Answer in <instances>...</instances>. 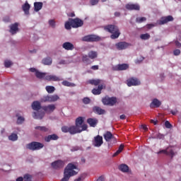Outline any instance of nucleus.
Here are the masks:
<instances>
[{
	"instance_id": "obj_1",
	"label": "nucleus",
	"mask_w": 181,
	"mask_h": 181,
	"mask_svg": "<svg viewBox=\"0 0 181 181\" xmlns=\"http://www.w3.org/2000/svg\"><path fill=\"white\" fill-rule=\"evenodd\" d=\"M104 30L106 32H108L109 33H112L110 35V37L112 39H118L119 37V35H121V33L119 32V28H118V26L115 25H107L103 27Z\"/></svg>"
},
{
	"instance_id": "obj_2",
	"label": "nucleus",
	"mask_w": 181,
	"mask_h": 181,
	"mask_svg": "<svg viewBox=\"0 0 181 181\" xmlns=\"http://www.w3.org/2000/svg\"><path fill=\"white\" fill-rule=\"evenodd\" d=\"M87 128H88V127L85 124H83L82 127H78L75 124L69 127V134L71 135L80 134L81 132H83V131H86Z\"/></svg>"
},
{
	"instance_id": "obj_3",
	"label": "nucleus",
	"mask_w": 181,
	"mask_h": 181,
	"mask_svg": "<svg viewBox=\"0 0 181 181\" xmlns=\"http://www.w3.org/2000/svg\"><path fill=\"white\" fill-rule=\"evenodd\" d=\"M25 146L26 149H29L30 151H40V149L45 147V144L37 141H32L26 144Z\"/></svg>"
},
{
	"instance_id": "obj_4",
	"label": "nucleus",
	"mask_w": 181,
	"mask_h": 181,
	"mask_svg": "<svg viewBox=\"0 0 181 181\" xmlns=\"http://www.w3.org/2000/svg\"><path fill=\"white\" fill-rule=\"evenodd\" d=\"M102 103L104 105H110V107H112V105L117 104V98L105 96L103 98Z\"/></svg>"
},
{
	"instance_id": "obj_5",
	"label": "nucleus",
	"mask_w": 181,
	"mask_h": 181,
	"mask_svg": "<svg viewBox=\"0 0 181 181\" xmlns=\"http://www.w3.org/2000/svg\"><path fill=\"white\" fill-rule=\"evenodd\" d=\"M60 98L57 95H47L41 98L42 103H54Z\"/></svg>"
},
{
	"instance_id": "obj_6",
	"label": "nucleus",
	"mask_w": 181,
	"mask_h": 181,
	"mask_svg": "<svg viewBox=\"0 0 181 181\" xmlns=\"http://www.w3.org/2000/svg\"><path fill=\"white\" fill-rule=\"evenodd\" d=\"M83 42H101V37L95 35H88L82 38Z\"/></svg>"
},
{
	"instance_id": "obj_7",
	"label": "nucleus",
	"mask_w": 181,
	"mask_h": 181,
	"mask_svg": "<svg viewBox=\"0 0 181 181\" xmlns=\"http://www.w3.org/2000/svg\"><path fill=\"white\" fill-rule=\"evenodd\" d=\"M74 169H77V166L73 163H69L65 168L64 172H66V173H68V175L70 176H74L78 173L74 170Z\"/></svg>"
},
{
	"instance_id": "obj_8",
	"label": "nucleus",
	"mask_w": 181,
	"mask_h": 181,
	"mask_svg": "<svg viewBox=\"0 0 181 181\" xmlns=\"http://www.w3.org/2000/svg\"><path fill=\"white\" fill-rule=\"evenodd\" d=\"M69 21H71V26L74 28H81L83 25H84V21L83 20L76 18H69Z\"/></svg>"
},
{
	"instance_id": "obj_9",
	"label": "nucleus",
	"mask_w": 181,
	"mask_h": 181,
	"mask_svg": "<svg viewBox=\"0 0 181 181\" xmlns=\"http://www.w3.org/2000/svg\"><path fill=\"white\" fill-rule=\"evenodd\" d=\"M103 138L106 142H110L111 140L114 141V144H117V139H115V137H114V135H112V133L111 132H106L103 134Z\"/></svg>"
},
{
	"instance_id": "obj_10",
	"label": "nucleus",
	"mask_w": 181,
	"mask_h": 181,
	"mask_svg": "<svg viewBox=\"0 0 181 181\" xmlns=\"http://www.w3.org/2000/svg\"><path fill=\"white\" fill-rule=\"evenodd\" d=\"M103 144H104V141H103L102 136L98 135L94 137V141L93 142V146H95L96 148H100Z\"/></svg>"
},
{
	"instance_id": "obj_11",
	"label": "nucleus",
	"mask_w": 181,
	"mask_h": 181,
	"mask_svg": "<svg viewBox=\"0 0 181 181\" xmlns=\"http://www.w3.org/2000/svg\"><path fill=\"white\" fill-rule=\"evenodd\" d=\"M128 87H132V86H140L141 81L136 78H130L127 79Z\"/></svg>"
},
{
	"instance_id": "obj_12",
	"label": "nucleus",
	"mask_w": 181,
	"mask_h": 181,
	"mask_svg": "<svg viewBox=\"0 0 181 181\" xmlns=\"http://www.w3.org/2000/svg\"><path fill=\"white\" fill-rule=\"evenodd\" d=\"M129 65L127 64H119L113 67V70L115 71H122L124 70H128Z\"/></svg>"
},
{
	"instance_id": "obj_13",
	"label": "nucleus",
	"mask_w": 181,
	"mask_h": 181,
	"mask_svg": "<svg viewBox=\"0 0 181 181\" xmlns=\"http://www.w3.org/2000/svg\"><path fill=\"white\" fill-rule=\"evenodd\" d=\"M115 46L117 50H125V49H127V47H129V46H131V44L127 42H117Z\"/></svg>"
},
{
	"instance_id": "obj_14",
	"label": "nucleus",
	"mask_w": 181,
	"mask_h": 181,
	"mask_svg": "<svg viewBox=\"0 0 181 181\" xmlns=\"http://www.w3.org/2000/svg\"><path fill=\"white\" fill-rule=\"evenodd\" d=\"M52 166L53 169H62V168H64V161L62 160H56L52 163Z\"/></svg>"
},
{
	"instance_id": "obj_15",
	"label": "nucleus",
	"mask_w": 181,
	"mask_h": 181,
	"mask_svg": "<svg viewBox=\"0 0 181 181\" xmlns=\"http://www.w3.org/2000/svg\"><path fill=\"white\" fill-rule=\"evenodd\" d=\"M125 8L128 11H139L141 9V6L138 4H127Z\"/></svg>"
},
{
	"instance_id": "obj_16",
	"label": "nucleus",
	"mask_w": 181,
	"mask_h": 181,
	"mask_svg": "<svg viewBox=\"0 0 181 181\" xmlns=\"http://www.w3.org/2000/svg\"><path fill=\"white\" fill-rule=\"evenodd\" d=\"M42 110L45 111V112H47L48 114H52L54 110H56V105L51 104L42 107Z\"/></svg>"
},
{
	"instance_id": "obj_17",
	"label": "nucleus",
	"mask_w": 181,
	"mask_h": 181,
	"mask_svg": "<svg viewBox=\"0 0 181 181\" xmlns=\"http://www.w3.org/2000/svg\"><path fill=\"white\" fill-rule=\"evenodd\" d=\"M105 88V84H101L98 86V88H94L92 90V94L94 95H100L101 94V91H103V89Z\"/></svg>"
},
{
	"instance_id": "obj_18",
	"label": "nucleus",
	"mask_w": 181,
	"mask_h": 181,
	"mask_svg": "<svg viewBox=\"0 0 181 181\" xmlns=\"http://www.w3.org/2000/svg\"><path fill=\"white\" fill-rule=\"evenodd\" d=\"M173 21V17L172 16L162 17L160 21H158V25H165V23H168V22H172Z\"/></svg>"
},
{
	"instance_id": "obj_19",
	"label": "nucleus",
	"mask_w": 181,
	"mask_h": 181,
	"mask_svg": "<svg viewBox=\"0 0 181 181\" xmlns=\"http://www.w3.org/2000/svg\"><path fill=\"white\" fill-rule=\"evenodd\" d=\"M45 80L47 81H62L63 78L55 75H48L45 76Z\"/></svg>"
},
{
	"instance_id": "obj_20",
	"label": "nucleus",
	"mask_w": 181,
	"mask_h": 181,
	"mask_svg": "<svg viewBox=\"0 0 181 181\" xmlns=\"http://www.w3.org/2000/svg\"><path fill=\"white\" fill-rule=\"evenodd\" d=\"M19 23H15L13 24H11L10 25V33H11V35H15L16 34V33L19 30Z\"/></svg>"
},
{
	"instance_id": "obj_21",
	"label": "nucleus",
	"mask_w": 181,
	"mask_h": 181,
	"mask_svg": "<svg viewBox=\"0 0 181 181\" xmlns=\"http://www.w3.org/2000/svg\"><path fill=\"white\" fill-rule=\"evenodd\" d=\"M93 111L95 112V114H98V115H104V114H105V110L102 109L98 106H95L93 108Z\"/></svg>"
},
{
	"instance_id": "obj_22",
	"label": "nucleus",
	"mask_w": 181,
	"mask_h": 181,
	"mask_svg": "<svg viewBox=\"0 0 181 181\" xmlns=\"http://www.w3.org/2000/svg\"><path fill=\"white\" fill-rule=\"evenodd\" d=\"M63 49L65 50H74V45L70 42H66L62 45Z\"/></svg>"
},
{
	"instance_id": "obj_23",
	"label": "nucleus",
	"mask_w": 181,
	"mask_h": 181,
	"mask_svg": "<svg viewBox=\"0 0 181 181\" xmlns=\"http://www.w3.org/2000/svg\"><path fill=\"white\" fill-rule=\"evenodd\" d=\"M162 105V103L159 100L155 98L153 100V101L150 104V107L151 108H155V107L159 108L160 105Z\"/></svg>"
},
{
	"instance_id": "obj_24",
	"label": "nucleus",
	"mask_w": 181,
	"mask_h": 181,
	"mask_svg": "<svg viewBox=\"0 0 181 181\" xmlns=\"http://www.w3.org/2000/svg\"><path fill=\"white\" fill-rule=\"evenodd\" d=\"M31 107L33 108V110H34V111H39V110H42V105L40 104V102L39 101H34Z\"/></svg>"
},
{
	"instance_id": "obj_25",
	"label": "nucleus",
	"mask_w": 181,
	"mask_h": 181,
	"mask_svg": "<svg viewBox=\"0 0 181 181\" xmlns=\"http://www.w3.org/2000/svg\"><path fill=\"white\" fill-rule=\"evenodd\" d=\"M87 123L90 125V127L95 128V127H97V124H98V119L95 118H88L87 119Z\"/></svg>"
},
{
	"instance_id": "obj_26",
	"label": "nucleus",
	"mask_w": 181,
	"mask_h": 181,
	"mask_svg": "<svg viewBox=\"0 0 181 181\" xmlns=\"http://www.w3.org/2000/svg\"><path fill=\"white\" fill-rule=\"evenodd\" d=\"M57 139H59V136L55 134L48 135L45 138V142H50V141H57Z\"/></svg>"
},
{
	"instance_id": "obj_27",
	"label": "nucleus",
	"mask_w": 181,
	"mask_h": 181,
	"mask_svg": "<svg viewBox=\"0 0 181 181\" xmlns=\"http://www.w3.org/2000/svg\"><path fill=\"white\" fill-rule=\"evenodd\" d=\"M22 9L25 15H29V11L30 9V4L28 3V1L22 6Z\"/></svg>"
},
{
	"instance_id": "obj_28",
	"label": "nucleus",
	"mask_w": 181,
	"mask_h": 181,
	"mask_svg": "<svg viewBox=\"0 0 181 181\" xmlns=\"http://www.w3.org/2000/svg\"><path fill=\"white\" fill-rule=\"evenodd\" d=\"M33 117L35 119H42L43 117H45V112H34L33 113Z\"/></svg>"
},
{
	"instance_id": "obj_29",
	"label": "nucleus",
	"mask_w": 181,
	"mask_h": 181,
	"mask_svg": "<svg viewBox=\"0 0 181 181\" xmlns=\"http://www.w3.org/2000/svg\"><path fill=\"white\" fill-rule=\"evenodd\" d=\"M43 8V3L42 2H35L34 3V9L35 12H39L40 9Z\"/></svg>"
},
{
	"instance_id": "obj_30",
	"label": "nucleus",
	"mask_w": 181,
	"mask_h": 181,
	"mask_svg": "<svg viewBox=\"0 0 181 181\" xmlns=\"http://www.w3.org/2000/svg\"><path fill=\"white\" fill-rule=\"evenodd\" d=\"M83 122H84V118L83 117H78L76 119L75 125L83 127Z\"/></svg>"
},
{
	"instance_id": "obj_31",
	"label": "nucleus",
	"mask_w": 181,
	"mask_h": 181,
	"mask_svg": "<svg viewBox=\"0 0 181 181\" xmlns=\"http://www.w3.org/2000/svg\"><path fill=\"white\" fill-rule=\"evenodd\" d=\"M101 81H102L100 79H91L89 80L88 83L92 86H101Z\"/></svg>"
},
{
	"instance_id": "obj_32",
	"label": "nucleus",
	"mask_w": 181,
	"mask_h": 181,
	"mask_svg": "<svg viewBox=\"0 0 181 181\" xmlns=\"http://www.w3.org/2000/svg\"><path fill=\"white\" fill-rule=\"evenodd\" d=\"M119 170H121V172L127 173L129 172V167L126 164H121L119 166Z\"/></svg>"
},
{
	"instance_id": "obj_33",
	"label": "nucleus",
	"mask_w": 181,
	"mask_h": 181,
	"mask_svg": "<svg viewBox=\"0 0 181 181\" xmlns=\"http://www.w3.org/2000/svg\"><path fill=\"white\" fill-rule=\"evenodd\" d=\"M42 64H45V66H50V64H52V58L49 57L44 58L42 60Z\"/></svg>"
},
{
	"instance_id": "obj_34",
	"label": "nucleus",
	"mask_w": 181,
	"mask_h": 181,
	"mask_svg": "<svg viewBox=\"0 0 181 181\" xmlns=\"http://www.w3.org/2000/svg\"><path fill=\"white\" fill-rule=\"evenodd\" d=\"M88 56L89 59H91L93 60L94 59H97V57H98V53H97V52L95 51H90L88 53Z\"/></svg>"
},
{
	"instance_id": "obj_35",
	"label": "nucleus",
	"mask_w": 181,
	"mask_h": 181,
	"mask_svg": "<svg viewBox=\"0 0 181 181\" xmlns=\"http://www.w3.org/2000/svg\"><path fill=\"white\" fill-rule=\"evenodd\" d=\"M166 151H167V156H172V158H173V156H175V151L172 148V146L167 147Z\"/></svg>"
},
{
	"instance_id": "obj_36",
	"label": "nucleus",
	"mask_w": 181,
	"mask_h": 181,
	"mask_svg": "<svg viewBox=\"0 0 181 181\" xmlns=\"http://www.w3.org/2000/svg\"><path fill=\"white\" fill-rule=\"evenodd\" d=\"M90 57L88 55H83L82 56V62L83 63H85L86 64H90L91 63V60H90Z\"/></svg>"
},
{
	"instance_id": "obj_37",
	"label": "nucleus",
	"mask_w": 181,
	"mask_h": 181,
	"mask_svg": "<svg viewBox=\"0 0 181 181\" xmlns=\"http://www.w3.org/2000/svg\"><path fill=\"white\" fill-rule=\"evenodd\" d=\"M35 129H38L41 132H49V128L45 126H37L35 127Z\"/></svg>"
},
{
	"instance_id": "obj_38",
	"label": "nucleus",
	"mask_w": 181,
	"mask_h": 181,
	"mask_svg": "<svg viewBox=\"0 0 181 181\" xmlns=\"http://www.w3.org/2000/svg\"><path fill=\"white\" fill-rule=\"evenodd\" d=\"M122 151H124V144H121L119 146L118 150L113 154V157L118 156V155H119Z\"/></svg>"
},
{
	"instance_id": "obj_39",
	"label": "nucleus",
	"mask_w": 181,
	"mask_h": 181,
	"mask_svg": "<svg viewBox=\"0 0 181 181\" xmlns=\"http://www.w3.org/2000/svg\"><path fill=\"white\" fill-rule=\"evenodd\" d=\"M35 76L37 78H45V77L46 78V73H42L38 71H36Z\"/></svg>"
},
{
	"instance_id": "obj_40",
	"label": "nucleus",
	"mask_w": 181,
	"mask_h": 181,
	"mask_svg": "<svg viewBox=\"0 0 181 181\" xmlns=\"http://www.w3.org/2000/svg\"><path fill=\"white\" fill-rule=\"evenodd\" d=\"M9 141H18V134L15 133H12L10 136H8Z\"/></svg>"
},
{
	"instance_id": "obj_41",
	"label": "nucleus",
	"mask_w": 181,
	"mask_h": 181,
	"mask_svg": "<svg viewBox=\"0 0 181 181\" xmlns=\"http://www.w3.org/2000/svg\"><path fill=\"white\" fill-rule=\"evenodd\" d=\"M45 90L49 94H52V93H54V90L56 89L54 88V86H46Z\"/></svg>"
},
{
	"instance_id": "obj_42",
	"label": "nucleus",
	"mask_w": 181,
	"mask_h": 181,
	"mask_svg": "<svg viewBox=\"0 0 181 181\" xmlns=\"http://www.w3.org/2000/svg\"><path fill=\"white\" fill-rule=\"evenodd\" d=\"M140 38L142 40H148V39L151 38V35H149V33L141 34L140 35Z\"/></svg>"
},
{
	"instance_id": "obj_43",
	"label": "nucleus",
	"mask_w": 181,
	"mask_h": 181,
	"mask_svg": "<svg viewBox=\"0 0 181 181\" xmlns=\"http://www.w3.org/2000/svg\"><path fill=\"white\" fill-rule=\"evenodd\" d=\"M62 86H65V87H74V83H70L68 81H64L62 83Z\"/></svg>"
},
{
	"instance_id": "obj_44",
	"label": "nucleus",
	"mask_w": 181,
	"mask_h": 181,
	"mask_svg": "<svg viewBox=\"0 0 181 181\" xmlns=\"http://www.w3.org/2000/svg\"><path fill=\"white\" fill-rule=\"evenodd\" d=\"M70 177H71V175H69L67 172H64V177L61 180V181H69Z\"/></svg>"
},
{
	"instance_id": "obj_45",
	"label": "nucleus",
	"mask_w": 181,
	"mask_h": 181,
	"mask_svg": "<svg viewBox=\"0 0 181 181\" xmlns=\"http://www.w3.org/2000/svg\"><path fill=\"white\" fill-rule=\"evenodd\" d=\"M71 21H70V18L69 19V21H66L65 23V29H66L67 30H70V29H71Z\"/></svg>"
},
{
	"instance_id": "obj_46",
	"label": "nucleus",
	"mask_w": 181,
	"mask_h": 181,
	"mask_svg": "<svg viewBox=\"0 0 181 181\" xmlns=\"http://www.w3.org/2000/svg\"><path fill=\"white\" fill-rule=\"evenodd\" d=\"M146 21V18L145 17H140L136 18V22L137 23H142V22H145Z\"/></svg>"
},
{
	"instance_id": "obj_47",
	"label": "nucleus",
	"mask_w": 181,
	"mask_h": 181,
	"mask_svg": "<svg viewBox=\"0 0 181 181\" xmlns=\"http://www.w3.org/2000/svg\"><path fill=\"white\" fill-rule=\"evenodd\" d=\"M13 63L10 60H6L4 62V66L6 69H9L12 66Z\"/></svg>"
},
{
	"instance_id": "obj_48",
	"label": "nucleus",
	"mask_w": 181,
	"mask_h": 181,
	"mask_svg": "<svg viewBox=\"0 0 181 181\" xmlns=\"http://www.w3.org/2000/svg\"><path fill=\"white\" fill-rule=\"evenodd\" d=\"M23 180H24V181H32V175H30L29 174H25L23 176Z\"/></svg>"
},
{
	"instance_id": "obj_49",
	"label": "nucleus",
	"mask_w": 181,
	"mask_h": 181,
	"mask_svg": "<svg viewBox=\"0 0 181 181\" xmlns=\"http://www.w3.org/2000/svg\"><path fill=\"white\" fill-rule=\"evenodd\" d=\"M48 23L49 26L52 27L53 28H56V21H54V20H49Z\"/></svg>"
},
{
	"instance_id": "obj_50",
	"label": "nucleus",
	"mask_w": 181,
	"mask_h": 181,
	"mask_svg": "<svg viewBox=\"0 0 181 181\" xmlns=\"http://www.w3.org/2000/svg\"><path fill=\"white\" fill-rule=\"evenodd\" d=\"M62 132H70V127L64 126L62 127Z\"/></svg>"
},
{
	"instance_id": "obj_51",
	"label": "nucleus",
	"mask_w": 181,
	"mask_h": 181,
	"mask_svg": "<svg viewBox=\"0 0 181 181\" xmlns=\"http://www.w3.org/2000/svg\"><path fill=\"white\" fill-rule=\"evenodd\" d=\"M24 121H25V118L20 116L17 119V124H21L23 123Z\"/></svg>"
},
{
	"instance_id": "obj_52",
	"label": "nucleus",
	"mask_w": 181,
	"mask_h": 181,
	"mask_svg": "<svg viewBox=\"0 0 181 181\" xmlns=\"http://www.w3.org/2000/svg\"><path fill=\"white\" fill-rule=\"evenodd\" d=\"M91 100L89 98H84L83 99V104H90Z\"/></svg>"
},
{
	"instance_id": "obj_53",
	"label": "nucleus",
	"mask_w": 181,
	"mask_h": 181,
	"mask_svg": "<svg viewBox=\"0 0 181 181\" xmlns=\"http://www.w3.org/2000/svg\"><path fill=\"white\" fill-rule=\"evenodd\" d=\"M165 128L170 129V128H172V124H170V122H169V121H165Z\"/></svg>"
},
{
	"instance_id": "obj_54",
	"label": "nucleus",
	"mask_w": 181,
	"mask_h": 181,
	"mask_svg": "<svg viewBox=\"0 0 181 181\" xmlns=\"http://www.w3.org/2000/svg\"><path fill=\"white\" fill-rule=\"evenodd\" d=\"M155 26H156V24H152V23L147 24V25H146V27L148 29H152V28H155Z\"/></svg>"
},
{
	"instance_id": "obj_55",
	"label": "nucleus",
	"mask_w": 181,
	"mask_h": 181,
	"mask_svg": "<svg viewBox=\"0 0 181 181\" xmlns=\"http://www.w3.org/2000/svg\"><path fill=\"white\" fill-rule=\"evenodd\" d=\"M174 56H179L180 54V49H175L173 51Z\"/></svg>"
},
{
	"instance_id": "obj_56",
	"label": "nucleus",
	"mask_w": 181,
	"mask_h": 181,
	"mask_svg": "<svg viewBox=\"0 0 181 181\" xmlns=\"http://www.w3.org/2000/svg\"><path fill=\"white\" fill-rule=\"evenodd\" d=\"M160 153H164V155H168V151L165 149L164 150H160V151L158 152V154H160Z\"/></svg>"
},
{
	"instance_id": "obj_57",
	"label": "nucleus",
	"mask_w": 181,
	"mask_h": 181,
	"mask_svg": "<svg viewBox=\"0 0 181 181\" xmlns=\"http://www.w3.org/2000/svg\"><path fill=\"white\" fill-rule=\"evenodd\" d=\"M90 3L92 6L97 5V4H98V0H90Z\"/></svg>"
},
{
	"instance_id": "obj_58",
	"label": "nucleus",
	"mask_w": 181,
	"mask_h": 181,
	"mask_svg": "<svg viewBox=\"0 0 181 181\" xmlns=\"http://www.w3.org/2000/svg\"><path fill=\"white\" fill-rule=\"evenodd\" d=\"M157 139H163L165 138V136L163 134H158L156 135Z\"/></svg>"
},
{
	"instance_id": "obj_59",
	"label": "nucleus",
	"mask_w": 181,
	"mask_h": 181,
	"mask_svg": "<svg viewBox=\"0 0 181 181\" xmlns=\"http://www.w3.org/2000/svg\"><path fill=\"white\" fill-rule=\"evenodd\" d=\"M84 180V177L83 175H81L78 178L74 180V181H83Z\"/></svg>"
},
{
	"instance_id": "obj_60",
	"label": "nucleus",
	"mask_w": 181,
	"mask_h": 181,
	"mask_svg": "<svg viewBox=\"0 0 181 181\" xmlns=\"http://www.w3.org/2000/svg\"><path fill=\"white\" fill-rule=\"evenodd\" d=\"M90 69H91L92 70H98L99 66H98V65H93V66H92L90 67Z\"/></svg>"
},
{
	"instance_id": "obj_61",
	"label": "nucleus",
	"mask_w": 181,
	"mask_h": 181,
	"mask_svg": "<svg viewBox=\"0 0 181 181\" xmlns=\"http://www.w3.org/2000/svg\"><path fill=\"white\" fill-rule=\"evenodd\" d=\"M175 44L177 47H181V43L179 41H175Z\"/></svg>"
},
{
	"instance_id": "obj_62",
	"label": "nucleus",
	"mask_w": 181,
	"mask_h": 181,
	"mask_svg": "<svg viewBox=\"0 0 181 181\" xmlns=\"http://www.w3.org/2000/svg\"><path fill=\"white\" fill-rule=\"evenodd\" d=\"M59 64H67L64 59H62L59 61Z\"/></svg>"
},
{
	"instance_id": "obj_63",
	"label": "nucleus",
	"mask_w": 181,
	"mask_h": 181,
	"mask_svg": "<svg viewBox=\"0 0 181 181\" xmlns=\"http://www.w3.org/2000/svg\"><path fill=\"white\" fill-rule=\"evenodd\" d=\"M4 22H11V18H9V17H5L4 18Z\"/></svg>"
},
{
	"instance_id": "obj_64",
	"label": "nucleus",
	"mask_w": 181,
	"mask_h": 181,
	"mask_svg": "<svg viewBox=\"0 0 181 181\" xmlns=\"http://www.w3.org/2000/svg\"><path fill=\"white\" fill-rule=\"evenodd\" d=\"M96 181H104V177L100 176Z\"/></svg>"
}]
</instances>
